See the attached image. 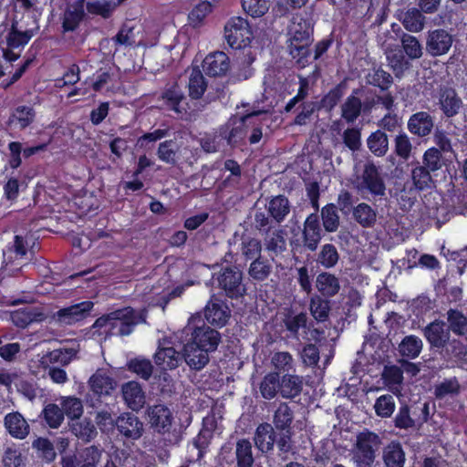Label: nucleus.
<instances>
[{
    "label": "nucleus",
    "mask_w": 467,
    "mask_h": 467,
    "mask_svg": "<svg viewBox=\"0 0 467 467\" xmlns=\"http://www.w3.org/2000/svg\"><path fill=\"white\" fill-rule=\"evenodd\" d=\"M289 52L296 63L302 67L308 65L311 59L310 45L313 42V27L307 19L300 17L290 30Z\"/></svg>",
    "instance_id": "f257e3e1"
},
{
    "label": "nucleus",
    "mask_w": 467,
    "mask_h": 467,
    "mask_svg": "<svg viewBox=\"0 0 467 467\" xmlns=\"http://www.w3.org/2000/svg\"><path fill=\"white\" fill-rule=\"evenodd\" d=\"M213 278L218 288L230 299H239L246 294L244 274L236 265H222L218 272L213 273Z\"/></svg>",
    "instance_id": "f03ea898"
},
{
    "label": "nucleus",
    "mask_w": 467,
    "mask_h": 467,
    "mask_svg": "<svg viewBox=\"0 0 467 467\" xmlns=\"http://www.w3.org/2000/svg\"><path fill=\"white\" fill-rule=\"evenodd\" d=\"M34 36L32 29L20 31L16 24L13 23L5 36L6 47L0 48V78L5 75L3 61L13 63L20 57V51L23 49Z\"/></svg>",
    "instance_id": "7ed1b4c3"
},
{
    "label": "nucleus",
    "mask_w": 467,
    "mask_h": 467,
    "mask_svg": "<svg viewBox=\"0 0 467 467\" xmlns=\"http://www.w3.org/2000/svg\"><path fill=\"white\" fill-rule=\"evenodd\" d=\"M380 444L379 435L369 430H364L357 435L353 462L357 467H372L376 451Z\"/></svg>",
    "instance_id": "20e7f679"
},
{
    "label": "nucleus",
    "mask_w": 467,
    "mask_h": 467,
    "mask_svg": "<svg viewBox=\"0 0 467 467\" xmlns=\"http://www.w3.org/2000/svg\"><path fill=\"white\" fill-rule=\"evenodd\" d=\"M423 337L430 346V349L442 354L446 352L445 357L451 358L449 355V347L455 349V344L458 343L455 339L451 341L450 329L447 327L446 323L441 319H435L429 323L422 329Z\"/></svg>",
    "instance_id": "39448f33"
},
{
    "label": "nucleus",
    "mask_w": 467,
    "mask_h": 467,
    "mask_svg": "<svg viewBox=\"0 0 467 467\" xmlns=\"http://www.w3.org/2000/svg\"><path fill=\"white\" fill-rule=\"evenodd\" d=\"M224 37L228 46L237 50L249 47L254 34L246 19L234 16L224 26Z\"/></svg>",
    "instance_id": "423d86ee"
},
{
    "label": "nucleus",
    "mask_w": 467,
    "mask_h": 467,
    "mask_svg": "<svg viewBox=\"0 0 467 467\" xmlns=\"http://www.w3.org/2000/svg\"><path fill=\"white\" fill-rule=\"evenodd\" d=\"M233 447L230 444H224L221 448V455L228 464L236 462V467H253L254 457L253 453L252 442L246 438L238 439L235 443L234 457H232Z\"/></svg>",
    "instance_id": "0eeeda50"
},
{
    "label": "nucleus",
    "mask_w": 467,
    "mask_h": 467,
    "mask_svg": "<svg viewBox=\"0 0 467 467\" xmlns=\"http://www.w3.org/2000/svg\"><path fill=\"white\" fill-rule=\"evenodd\" d=\"M147 416L150 428L159 434L169 433L174 422V416L171 409L163 404L157 403L147 408Z\"/></svg>",
    "instance_id": "6e6552de"
},
{
    "label": "nucleus",
    "mask_w": 467,
    "mask_h": 467,
    "mask_svg": "<svg viewBox=\"0 0 467 467\" xmlns=\"http://www.w3.org/2000/svg\"><path fill=\"white\" fill-rule=\"evenodd\" d=\"M357 189L362 193L368 192L375 198H382L385 195V182L379 168L374 163L365 165L361 175V182L357 185Z\"/></svg>",
    "instance_id": "1a4fd4ad"
},
{
    "label": "nucleus",
    "mask_w": 467,
    "mask_h": 467,
    "mask_svg": "<svg viewBox=\"0 0 467 467\" xmlns=\"http://www.w3.org/2000/svg\"><path fill=\"white\" fill-rule=\"evenodd\" d=\"M231 317V310L223 299L213 295L204 307L205 320L213 327H224Z\"/></svg>",
    "instance_id": "9d476101"
},
{
    "label": "nucleus",
    "mask_w": 467,
    "mask_h": 467,
    "mask_svg": "<svg viewBox=\"0 0 467 467\" xmlns=\"http://www.w3.org/2000/svg\"><path fill=\"white\" fill-rule=\"evenodd\" d=\"M94 303L89 300L82 301L57 311L55 317L59 323L73 325L84 320L90 313Z\"/></svg>",
    "instance_id": "9b49d317"
},
{
    "label": "nucleus",
    "mask_w": 467,
    "mask_h": 467,
    "mask_svg": "<svg viewBox=\"0 0 467 467\" xmlns=\"http://www.w3.org/2000/svg\"><path fill=\"white\" fill-rule=\"evenodd\" d=\"M452 42V36L445 29L431 30L426 39V50L432 57H440L448 53Z\"/></svg>",
    "instance_id": "f8f14e48"
},
{
    "label": "nucleus",
    "mask_w": 467,
    "mask_h": 467,
    "mask_svg": "<svg viewBox=\"0 0 467 467\" xmlns=\"http://www.w3.org/2000/svg\"><path fill=\"white\" fill-rule=\"evenodd\" d=\"M435 125L434 117L428 111H417L411 114L407 121L409 132L420 139L431 134Z\"/></svg>",
    "instance_id": "ddd939ff"
},
{
    "label": "nucleus",
    "mask_w": 467,
    "mask_h": 467,
    "mask_svg": "<svg viewBox=\"0 0 467 467\" xmlns=\"http://www.w3.org/2000/svg\"><path fill=\"white\" fill-rule=\"evenodd\" d=\"M115 425L119 434L128 440L135 441L142 436L143 423L131 412L120 414L115 420Z\"/></svg>",
    "instance_id": "4468645a"
},
{
    "label": "nucleus",
    "mask_w": 467,
    "mask_h": 467,
    "mask_svg": "<svg viewBox=\"0 0 467 467\" xmlns=\"http://www.w3.org/2000/svg\"><path fill=\"white\" fill-rule=\"evenodd\" d=\"M247 135V127L244 118L229 122L219 129V137L226 140L227 145L236 148L244 144V139Z\"/></svg>",
    "instance_id": "2eb2a0df"
},
{
    "label": "nucleus",
    "mask_w": 467,
    "mask_h": 467,
    "mask_svg": "<svg viewBox=\"0 0 467 467\" xmlns=\"http://www.w3.org/2000/svg\"><path fill=\"white\" fill-rule=\"evenodd\" d=\"M88 384L91 392L89 396L96 398V401L91 400L92 407H95L97 402H101V397L109 395L116 385L114 379L109 374L102 372L101 370L96 371L90 377Z\"/></svg>",
    "instance_id": "dca6fc26"
},
{
    "label": "nucleus",
    "mask_w": 467,
    "mask_h": 467,
    "mask_svg": "<svg viewBox=\"0 0 467 467\" xmlns=\"http://www.w3.org/2000/svg\"><path fill=\"white\" fill-rule=\"evenodd\" d=\"M302 234L304 246L311 252L316 251L322 239L320 218L317 213H312L306 218Z\"/></svg>",
    "instance_id": "f3484780"
},
{
    "label": "nucleus",
    "mask_w": 467,
    "mask_h": 467,
    "mask_svg": "<svg viewBox=\"0 0 467 467\" xmlns=\"http://www.w3.org/2000/svg\"><path fill=\"white\" fill-rule=\"evenodd\" d=\"M189 342L201 348H205L209 352H213L217 349L221 342V334L217 330L203 324L193 329Z\"/></svg>",
    "instance_id": "a211bd4d"
},
{
    "label": "nucleus",
    "mask_w": 467,
    "mask_h": 467,
    "mask_svg": "<svg viewBox=\"0 0 467 467\" xmlns=\"http://www.w3.org/2000/svg\"><path fill=\"white\" fill-rule=\"evenodd\" d=\"M10 317L16 327L26 328L33 323L43 322L47 318V316L40 307L26 306L13 311Z\"/></svg>",
    "instance_id": "6ab92c4d"
},
{
    "label": "nucleus",
    "mask_w": 467,
    "mask_h": 467,
    "mask_svg": "<svg viewBox=\"0 0 467 467\" xmlns=\"http://www.w3.org/2000/svg\"><path fill=\"white\" fill-rule=\"evenodd\" d=\"M7 147L9 150L8 164L10 168H12L13 170H16L22 164V154L25 159H28L35 154L46 150L47 148V143H40L38 145L26 147L23 149L21 142L11 141L8 143Z\"/></svg>",
    "instance_id": "aec40b11"
},
{
    "label": "nucleus",
    "mask_w": 467,
    "mask_h": 467,
    "mask_svg": "<svg viewBox=\"0 0 467 467\" xmlns=\"http://www.w3.org/2000/svg\"><path fill=\"white\" fill-rule=\"evenodd\" d=\"M154 361L161 369L172 370L182 364V353L173 347L165 346V343H160L154 354Z\"/></svg>",
    "instance_id": "412c9836"
},
{
    "label": "nucleus",
    "mask_w": 467,
    "mask_h": 467,
    "mask_svg": "<svg viewBox=\"0 0 467 467\" xmlns=\"http://www.w3.org/2000/svg\"><path fill=\"white\" fill-rule=\"evenodd\" d=\"M230 68V59L223 51L211 53L202 61V69L209 77L225 76Z\"/></svg>",
    "instance_id": "4be33fe9"
},
{
    "label": "nucleus",
    "mask_w": 467,
    "mask_h": 467,
    "mask_svg": "<svg viewBox=\"0 0 467 467\" xmlns=\"http://www.w3.org/2000/svg\"><path fill=\"white\" fill-rule=\"evenodd\" d=\"M36 116V112L32 106L20 105L12 109L6 125L10 129L24 130L34 123Z\"/></svg>",
    "instance_id": "5701e85b"
},
{
    "label": "nucleus",
    "mask_w": 467,
    "mask_h": 467,
    "mask_svg": "<svg viewBox=\"0 0 467 467\" xmlns=\"http://www.w3.org/2000/svg\"><path fill=\"white\" fill-rule=\"evenodd\" d=\"M209 353L207 349L188 342L183 346L182 360L186 362L191 369L199 371L208 364L210 360Z\"/></svg>",
    "instance_id": "b1692460"
},
{
    "label": "nucleus",
    "mask_w": 467,
    "mask_h": 467,
    "mask_svg": "<svg viewBox=\"0 0 467 467\" xmlns=\"http://www.w3.org/2000/svg\"><path fill=\"white\" fill-rule=\"evenodd\" d=\"M424 13L417 7H410L407 10H398L397 18L406 30L413 33L420 32L425 26Z\"/></svg>",
    "instance_id": "393cba45"
},
{
    "label": "nucleus",
    "mask_w": 467,
    "mask_h": 467,
    "mask_svg": "<svg viewBox=\"0 0 467 467\" xmlns=\"http://www.w3.org/2000/svg\"><path fill=\"white\" fill-rule=\"evenodd\" d=\"M86 16L85 0H76L70 7L67 8L63 15V32L77 30Z\"/></svg>",
    "instance_id": "a878e982"
},
{
    "label": "nucleus",
    "mask_w": 467,
    "mask_h": 467,
    "mask_svg": "<svg viewBox=\"0 0 467 467\" xmlns=\"http://www.w3.org/2000/svg\"><path fill=\"white\" fill-rule=\"evenodd\" d=\"M439 105L446 118H453L459 114L463 103L455 89L446 88L440 92Z\"/></svg>",
    "instance_id": "bb28decb"
},
{
    "label": "nucleus",
    "mask_w": 467,
    "mask_h": 467,
    "mask_svg": "<svg viewBox=\"0 0 467 467\" xmlns=\"http://www.w3.org/2000/svg\"><path fill=\"white\" fill-rule=\"evenodd\" d=\"M275 438V431L270 423H260L254 432V445L261 452L267 453L273 451Z\"/></svg>",
    "instance_id": "cd10ccee"
},
{
    "label": "nucleus",
    "mask_w": 467,
    "mask_h": 467,
    "mask_svg": "<svg viewBox=\"0 0 467 467\" xmlns=\"http://www.w3.org/2000/svg\"><path fill=\"white\" fill-rule=\"evenodd\" d=\"M122 397L127 406L134 410H140L145 403V395L137 381H129L122 385Z\"/></svg>",
    "instance_id": "c85d7f7f"
},
{
    "label": "nucleus",
    "mask_w": 467,
    "mask_h": 467,
    "mask_svg": "<svg viewBox=\"0 0 467 467\" xmlns=\"http://www.w3.org/2000/svg\"><path fill=\"white\" fill-rule=\"evenodd\" d=\"M265 210L274 219L275 224L280 225L289 214L291 205L287 197L278 194L270 198L265 204Z\"/></svg>",
    "instance_id": "c756f323"
},
{
    "label": "nucleus",
    "mask_w": 467,
    "mask_h": 467,
    "mask_svg": "<svg viewBox=\"0 0 467 467\" xmlns=\"http://www.w3.org/2000/svg\"><path fill=\"white\" fill-rule=\"evenodd\" d=\"M262 235H264L265 250L270 256H277L286 250L284 230L275 228L274 230L262 234Z\"/></svg>",
    "instance_id": "7c9ffc66"
},
{
    "label": "nucleus",
    "mask_w": 467,
    "mask_h": 467,
    "mask_svg": "<svg viewBox=\"0 0 467 467\" xmlns=\"http://www.w3.org/2000/svg\"><path fill=\"white\" fill-rule=\"evenodd\" d=\"M117 327H119V334L120 336H129L134 330V327L140 322L136 311L130 307H124L115 311Z\"/></svg>",
    "instance_id": "2f4dec72"
},
{
    "label": "nucleus",
    "mask_w": 467,
    "mask_h": 467,
    "mask_svg": "<svg viewBox=\"0 0 467 467\" xmlns=\"http://www.w3.org/2000/svg\"><path fill=\"white\" fill-rule=\"evenodd\" d=\"M8 433L16 439H24L29 432V425L21 413L15 411L7 413L4 420Z\"/></svg>",
    "instance_id": "473e14b6"
},
{
    "label": "nucleus",
    "mask_w": 467,
    "mask_h": 467,
    "mask_svg": "<svg viewBox=\"0 0 467 467\" xmlns=\"http://www.w3.org/2000/svg\"><path fill=\"white\" fill-rule=\"evenodd\" d=\"M272 373H276L279 378L283 375L296 373V362L288 351H276L271 357Z\"/></svg>",
    "instance_id": "72a5a7b5"
},
{
    "label": "nucleus",
    "mask_w": 467,
    "mask_h": 467,
    "mask_svg": "<svg viewBox=\"0 0 467 467\" xmlns=\"http://www.w3.org/2000/svg\"><path fill=\"white\" fill-rule=\"evenodd\" d=\"M358 93V88L353 89L341 105V118L348 124L354 123L362 112V101L357 96Z\"/></svg>",
    "instance_id": "f704fd0d"
},
{
    "label": "nucleus",
    "mask_w": 467,
    "mask_h": 467,
    "mask_svg": "<svg viewBox=\"0 0 467 467\" xmlns=\"http://www.w3.org/2000/svg\"><path fill=\"white\" fill-rule=\"evenodd\" d=\"M69 427L72 434L83 442H89L98 435L95 424L88 418H79L71 421Z\"/></svg>",
    "instance_id": "c9c22d12"
},
{
    "label": "nucleus",
    "mask_w": 467,
    "mask_h": 467,
    "mask_svg": "<svg viewBox=\"0 0 467 467\" xmlns=\"http://www.w3.org/2000/svg\"><path fill=\"white\" fill-rule=\"evenodd\" d=\"M348 78H343L317 101L321 109L330 112L335 109L348 89Z\"/></svg>",
    "instance_id": "e433bc0d"
},
{
    "label": "nucleus",
    "mask_w": 467,
    "mask_h": 467,
    "mask_svg": "<svg viewBox=\"0 0 467 467\" xmlns=\"http://www.w3.org/2000/svg\"><path fill=\"white\" fill-rule=\"evenodd\" d=\"M303 389V378L296 373L283 375L280 378V394L285 399L299 396Z\"/></svg>",
    "instance_id": "4c0bfd02"
},
{
    "label": "nucleus",
    "mask_w": 467,
    "mask_h": 467,
    "mask_svg": "<svg viewBox=\"0 0 467 467\" xmlns=\"http://www.w3.org/2000/svg\"><path fill=\"white\" fill-rule=\"evenodd\" d=\"M273 272V265L265 257L256 258L250 263L247 273L254 283H262L268 279Z\"/></svg>",
    "instance_id": "58836bf2"
},
{
    "label": "nucleus",
    "mask_w": 467,
    "mask_h": 467,
    "mask_svg": "<svg viewBox=\"0 0 467 467\" xmlns=\"http://www.w3.org/2000/svg\"><path fill=\"white\" fill-rule=\"evenodd\" d=\"M383 462L386 467H404L405 451L399 441H391L383 450Z\"/></svg>",
    "instance_id": "ea45409f"
},
{
    "label": "nucleus",
    "mask_w": 467,
    "mask_h": 467,
    "mask_svg": "<svg viewBox=\"0 0 467 467\" xmlns=\"http://www.w3.org/2000/svg\"><path fill=\"white\" fill-rule=\"evenodd\" d=\"M422 340L415 336L409 335L402 338L399 344V352L401 357L408 359H414L418 358L422 350Z\"/></svg>",
    "instance_id": "a19ab883"
},
{
    "label": "nucleus",
    "mask_w": 467,
    "mask_h": 467,
    "mask_svg": "<svg viewBox=\"0 0 467 467\" xmlns=\"http://www.w3.org/2000/svg\"><path fill=\"white\" fill-rule=\"evenodd\" d=\"M431 174L432 172L429 171L428 168L420 162H417L411 170V181L415 189L418 191H423L434 186V181Z\"/></svg>",
    "instance_id": "79ce46f5"
},
{
    "label": "nucleus",
    "mask_w": 467,
    "mask_h": 467,
    "mask_svg": "<svg viewBox=\"0 0 467 467\" xmlns=\"http://www.w3.org/2000/svg\"><path fill=\"white\" fill-rule=\"evenodd\" d=\"M262 241L252 236H243L240 244V252L244 261H253L262 256Z\"/></svg>",
    "instance_id": "37998d69"
},
{
    "label": "nucleus",
    "mask_w": 467,
    "mask_h": 467,
    "mask_svg": "<svg viewBox=\"0 0 467 467\" xmlns=\"http://www.w3.org/2000/svg\"><path fill=\"white\" fill-rule=\"evenodd\" d=\"M316 285L321 295L327 297L334 296L340 289L339 281L336 275L327 272L317 275Z\"/></svg>",
    "instance_id": "c03bdc74"
},
{
    "label": "nucleus",
    "mask_w": 467,
    "mask_h": 467,
    "mask_svg": "<svg viewBox=\"0 0 467 467\" xmlns=\"http://www.w3.org/2000/svg\"><path fill=\"white\" fill-rule=\"evenodd\" d=\"M294 420V411L285 402H281L275 410L273 423L275 429L289 432Z\"/></svg>",
    "instance_id": "a18cd8bd"
},
{
    "label": "nucleus",
    "mask_w": 467,
    "mask_h": 467,
    "mask_svg": "<svg viewBox=\"0 0 467 467\" xmlns=\"http://www.w3.org/2000/svg\"><path fill=\"white\" fill-rule=\"evenodd\" d=\"M367 145L375 156L383 157L389 150V138L383 130H377L367 139Z\"/></svg>",
    "instance_id": "49530a36"
},
{
    "label": "nucleus",
    "mask_w": 467,
    "mask_h": 467,
    "mask_svg": "<svg viewBox=\"0 0 467 467\" xmlns=\"http://www.w3.org/2000/svg\"><path fill=\"white\" fill-rule=\"evenodd\" d=\"M387 59L397 78L402 77L404 72L411 67L410 59L400 48H396L388 54Z\"/></svg>",
    "instance_id": "de8ad7c7"
},
{
    "label": "nucleus",
    "mask_w": 467,
    "mask_h": 467,
    "mask_svg": "<svg viewBox=\"0 0 467 467\" xmlns=\"http://www.w3.org/2000/svg\"><path fill=\"white\" fill-rule=\"evenodd\" d=\"M284 327L289 333L288 337L298 339L300 328H306L307 325V315L301 312L296 315L287 314L283 319Z\"/></svg>",
    "instance_id": "09e8293b"
},
{
    "label": "nucleus",
    "mask_w": 467,
    "mask_h": 467,
    "mask_svg": "<svg viewBox=\"0 0 467 467\" xmlns=\"http://www.w3.org/2000/svg\"><path fill=\"white\" fill-rule=\"evenodd\" d=\"M207 88V82L199 68H193L191 72L188 90L192 99H199L202 97Z\"/></svg>",
    "instance_id": "8fccbe9b"
},
{
    "label": "nucleus",
    "mask_w": 467,
    "mask_h": 467,
    "mask_svg": "<svg viewBox=\"0 0 467 467\" xmlns=\"http://www.w3.org/2000/svg\"><path fill=\"white\" fill-rule=\"evenodd\" d=\"M259 390L264 399H274L278 392L280 393V378L276 373L268 372L262 379Z\"/></svg>",
    "instance_id": "3c124183"
},
{
    "label": "nucleus",
    "mask_w": 467,
    "mask_h": 467,
    "mask_svg": "<svg viewBox=\"0 0 467 467\" xmlns=\"http://www.w3.org/2000/svg\"><path fill=\"white\" fill-rule=\"evenodd\" d=\"M161 98L169 109L176 113H182V110L180 105L181 102L184 99V95L180 89L178 84L175 83L170 88H166L161 93Z\"/></svg>",
    "instance_id": "603ef678"
},
{
    "label": "nucleus",
    "mask_w": 467,
    "mask_h": 467,
    "mask_svg": "<svg viewBox=\"0 0 467 467\" xmlns=\"http://www.w3.org/2000/svg\"><path fill=\"white\" fill-rule=\"evenodd\" d=\"M178 144L173 140H167L159 144L157 156L160 161L174 166L178 161Z\"/></svg>",
    "instance_id": "864d4df0"
},
{
    "label": "nucleus",
    "mask_w": 467,
    "mask_h": 467,
    "mask_svg": "<svg viewBox=\"0 0 467 467\" xmlns=\"http://www.w3.org/2000/svg\"><path fill=\"white\" fill-rule=\"evenodd\" d=\"M352 213L354 219L362 227H371L376 223V212L368 203H358L356 207H354Z\"/></svg>",
    "instance_id": "5fc2aeb1"
},
{
    "label": "nucleus",
    "mask_w": 467,
    "mask_h": 467,
    "mask_svg": "<svg viewBox=\"0 0 467 467\" xmlns=\"http://www.w3.org/2000/svg\"><path fill=\"white\" fill-rule=\"evenodd\" d=\"M421 164L435 174L445 165V160L438 148L431 147L423 153Z\"/></svg>",
    "instance_id": "6e6d98bb"
},
{
    "label": "nucleus",
    "mask_w": 467,
    "mask_h": 467,
    "mask_svg": "<svg viewBox=\"0 0 467 467\" xmlns=\"http://www.w3.org/2000/svg\"><path fill=\"white\" fill-rule=\"evenodd\" d=\"M213 5L209 1H202L197 4L188 14L189 25L192 27H200L206 16L213 12Z\"/></svg>",
    "instance_id": "4d7b16f0"
},
{
    "label": "nucleus",
    "mask_w": 467,
    "mask_h": 467,
    "mask_svg": "<svg viewBox=\"0 0 467 467\" xmlns=\"http://www.w3.org/2000/svg\"><path fill=\"white\" fill-rule=\"evenodd\" d=\"M323 227L327 233H334L339 226L337 207L334 203H327L321 209Z\"/></svg>",
    "instance_id": "13d9d810"
},
{
    "label": "nucleus",
    "mask_w": 467,
    "mask_h": 467,
    "mask_svg": "<svg viewBox=\"0 0 467 467\" xmlns=\"http://www.w3.org/2000/svg\"><path fill=\"white\" fill-rule=\"evenodd\" d=\"M410 59H418L422 56V46L418 38L407 33L401 36V47L400 48Z\"/></svg>",
    "instance_id": "bf43d9fd"
},
{
    "label": "nucleus",
    "mask_w": 467,
    "mask_h": 467,
    "mask_svg": "<svg viewBox=\"0 0 467 467\" xmlns=\"http://www.w3.org/2000/svg\"><path fill=\"white\" fill-rule=\"evenodd\" d=\"M127 368L144 380L150 379L153 372V366L148 358H131L128 361Z\"/></svg>",
    "instance_id": "052dcab7"
},
{
    "label": "nucleus",
    "mask_w": 467,
    "mask_h": 467,
    "mask_svg": "<svg viewBox=\"0 0 467 467\" xmlns=\"http://www.w3.org/2000/svg\"><path fill=\"white\" fill-rule=\"evenodd\" d=\"M368 83L379 88L381 90H388L392 83L393 78L391 75L384 70L382 67H373L372 72L368 73Z\"/></svg>",
    "instance_id": "680f3d73"
},
{
    "label": "nucleus",
    "mask_w": 467,
    "mask_h": 467,
    "mask_svg": "<svg viewBox=\"0 0 467 467\" xmlns=\"http://www.w3.org/2000/svg\"><path fill=\"white\" fill-rule=\"evenodd\" d=\"M2 462L4 467H26V456L16 445L5 450Z\"/></svg>",
    "instance_id": "e2e57ef3"
},
{
    "label": "nucleus",
    "mask_w": 467,
    "mask_h": 467,
    "mask_svg": "<svg viewBox=\"0 0 467 467\" xmlns=\"http://www.w3.org/2000/svg\"><path fill=\"white\" fill-rule=\"evenodd\" d=\"M449 326L447 327L455 335L463 336L467 333V317L457 309H450L447 313Z\"/></svg>",
    "instance_id": "0e129e2a"
},
{
    "label": "nucleus",
    "mask_w": 467,
    "mask_h": 467,
    "mask_svg": "<svg viewBox=\"0 0 467 467\" xmlns=\"http://www.w3.org/2000/svg\"><path fill=\"white\" fill-rule=\"evenodd\" d=\"M394 153L399 158L407 161L412 151L410 138L406 132L400 130L394 138Z\"/></svg>",
    "instance_id": "69168bd1"
},
{
    "label": "nucleus",
    "mask_w": 467,
    "mask_h": 467,
    "mask_svg": "<svg viewBox=\"0 0 467 467\" xmlns=\"http://www.w3.org/2000/svg\"><path fill=\"white\" fill-rule=\"evenodd\" d=\"M43 419L48 427L52 429L58 428L64 420V412L62 408L55 403H49L45 406L42 411Z\"/></svg>",
    "instance_id": "338daca9"
},
{
    "label": "nucleus",
    "mask_w": 467,
    "mask_h": 467,
    "mask_svg": "<svg viewBox=\"0 0 467 467\" xmlns=\"http://www.w3.org/2000/svg\"><path fill=\"white\" fill-rule=\"evenodd\" d=\"M61 408L66 415L72 421L79 419L83 413V405L80 399L76 397H67L61 402Z\"/></svg>",
    "instance_id": "774afa93"
}]
</instances>
